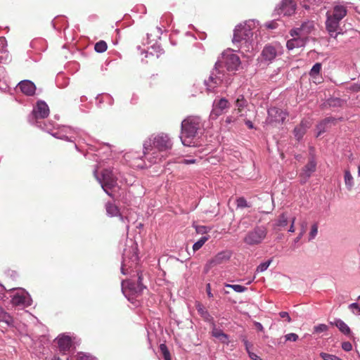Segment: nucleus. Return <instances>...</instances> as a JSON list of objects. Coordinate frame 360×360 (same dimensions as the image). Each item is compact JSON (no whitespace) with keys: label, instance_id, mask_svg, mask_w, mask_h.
<instances>
[{"label":"nucleus","instance_id":"1","mask_svg":"<svg viewBox=\"0 0 360 360\" xmlns=\"http://www.w3.org/2000/svg\"><path fill=\"white\" fill-rule=\"evenodd\" d=\"M240 65L239 56L233 50H226L223 52L221 60L217 61L214 69L211 72L208 79L205 80L207 91H214L219 85L224 84L226 86L231 84L232 75L225 72V68L228 72L236 71Z\"/></svg>","mask_w":360,"mask_h":360},{"label":"nucleus","instance_id":"2","mask_svg":"<svg viewBox=\"0 0 360 360\" xmlns=\"http://www.w3.org/2000/svg\"><path fill=\"white\" fill-rule=\"evenodd\" d=\"M172 147V142L167 134L153 135L143 143L144 158L150 164L159 163L167 157Z\"/></svg>","mask_w":360,"mask_h":360},{"label":"nucleus","instance_id":"3","mask_svg":"<svg viewBox=\"0 0 360 360\" xmlns=\"http://www.w3.org/2000/svg\"><path fill=\"white\" fill-rule=\"evenodd\" d=\"M259 23L255 20H249L244 24L238 25L233 32V43L236 45L240 44V49L243 53L245 51H253L252 44L254 33L259 30Z\"/></svg>","mask_w":360,"mask_h":360},{"label":"nucleus","instance_id":"4","mask_svg":"<svg viewBox=\"0 0 360 360\" xmlns=\"http://www.w3.org/2000/svg\"><path fill=\"white\" fill-rule=\"evenodd\" d=\"M202 127L198 116H188L181 122L180 139L184 146H195L196 137Z\"/></svg>","mask_w":360,"mask_h":360},{"label":"nucleus","instance_id":"5","mask_svg":"<svg viewBox=\"0 0 360 360\" xmlns=\"http://www.w3.org/2000/svg\"><path fill=\"white\" fill-rule=\"evenodd\" d=\"M34 124L51 134L53 136L67 141L75 142L79 134V131L68 126L60 127L56 131H52L55 127L54 124L50 122L49 123H43L42 125L41 122L38 121Z\"/></svg>","mask_w":360,"mask_h":360},{"label":"nucleus","instance_id":"6","mask_svg":"<svg viewBox=\"0 0 360 360\" xmlns=\"http://www.w3.org/2000/svg\"><path fill=\"white\" fill-rule=\"evenodd\" d=\"M312 27V23L305 22L300 27L292 30L290 34L293 38L288 40L286 43L288 49L292 50L295 48L304 46L307 41V35L310 32V30Z\"/></svg>","mask_w":360,"mask_h":360},{"label":"nucleus","instance_id":"7","mask_svg":"<svg viewBox=\"0 0 360 360\" xmlns=\"http://www.w3.org/2000/svg\"><path fill=\"white\" fill-rule=\"evenodd\" d=\"M137 282L131 280L122 281V291L127 300L132 304H136V297L141 295L146 287L141 283L142 274L137 272Z\"/></svg>","mask_w":360,"mask_h":360},{"label":"nucleus","instance_id":"8","mask_svg":"<svg viewBox=\"0 0 360 360\" xmlns=\"http://www.w3.org/2000/svg\"><path fill=\"white\" fill-rule=\"evenodd\" d=\"M129 243L122 255L121 272L124 275L129 274V269L135 267L139 261L137 244L133 240H130Z\"/></svg>","mask_w":360,"mask_h":360},{"label":"nucleus","instance_id":"9","mask_svg":"<svg viewBox=\"0 0 360 360\" xmlns=\"http://www.w3.org/2000/svg\"><path fill=\"white\" fill-rule=\"evenodd\" d=\"M98 167L94 170V175L101 184L103 191L110 196L112 194L109 190L115 187L118 179V173L112 169H105L102 171L101 176L98 174Z\"/></svg>","mask_w":360,"mask_h":360},{"label":"nucleus","instance_id":"10","mask_svg":"<svg viewBox=\"0 0 360 360\" xmlns=\"http://www.w3.org/2000/svg\"><path fill=\"white\" fill-rule=\"evenodd\" d=\"M267 235V229L264 226H256L249 231L243 238V242L250 246L261 244Z\"/></svg>","mask_w":360,"mask_h":360},{"label":"nucleus","instance_id":"11","mask_svg":"<svg viewBox=\"0 0 360 360\" xmlns=\"http://www.w3.org/2000/svg\"><path fill=\"white\" fill-rule=\"evenodd\" d=\"M283 47L278 43L266 44L261 53V60L266 64L271 63L283 53Z\"/></svg>","mask_w":360,"mask_h":360},{"label":"nucleus","instance_id":"12","mask_svg":"<svg viewBox=\"0 0 360 360\" xmlns=\"http://www.w3.org/2000/svg\"><path fill=\"white\" fill-rule=\"evenodd\" d=\"M11 302L13 305L27 307L32 304V300L29 293L23 288L13 289Z\"/></svg>","mask_w":360,"mask_h":360},{"label":"nucleus","instance_id":"13","mask_svg":"<svg viewBox=\"0 0 360 360\" xmlns=\"http://www.w3.org/2000/svg\"><path fill=\"white\" fill-rule=\"evenodd\" d=\"M49 115V108L46 102L43 101H37L36 105L33 108L31 115L29 116V122L34 124L38 122L39 119H44Z\"/></svg>","mask_w":360,"mask_h":360},{"label":"nucleus","instance_id":"14","mask_svg":"<svg viewBox=\"0 0 360 360\" xmlns=\"http://www.w3.org/2000/svg\"><path fill=\"white\" fill-rule=\"evenodd\" d=\"M288 116V112L280 108L272 107L268 110L266 122L269 124H282Z\"/></svg>","mask_w":360,"mask_h":360},{"label":"nucleus","instance_id":"15","mask_svg":"<svg viewBox=\"0 0 360 360\" xmlns=\"http://www.w3.org/2000/svg\"><path fill=\"white\" fill-rule=\"evenodd\" d=\"M212 107L210 117L216 119L230 108V103L227 99L222 98L219 100H214Z\"/></svg>","mask_w":360,"mask_h":360},{"label":"nucleus","instance_id":"16","mask_svg":"<svg viewBox=\"0 0 360 360\" xmlns=\"http://www.w3.org/2000/svg\"><path fill=\"white\" fill-rule=\"evenodd\" d=\"M316 169V162L314 157H311L307 164L302 168L300 173V183L302 184H305Z\"/></svg>","mask_w":360,"mask_h":360},{"label":"nucleus","instance_id":"17","mask_svg":"<svg viewBox=\"0 0 360 360\" xmlns=\"http://www.w3.org/2000/svg\"><path fill=\"white\" fill-rule=\"evenodd\" d=\"M326 27L327 31L328 32L330 36L333 38H336L338 34L340 33L338 32L340 29V20L334 19L330 16V13L327 12L326 13Z\"/></svg>","mask_w":360,"mask_h":360},{"label":"nucleus","instance_id":"18","mask_svg":"<svg viewBox=\"0 0 360 360\" xmlns=\"http://www.w3.org/2000/svg\"><path fill=\"white\" fill-rule=\"evenodd\" d=\"M56 340L57 342L58 349L60 353L66 354L70 351V349L72 346V342L70 336L63 334L59 335L56 339Z\"/></svg>","mask_w":360,"mask_h":360},{"label":"nucleus","instance_id":"19","mask_svg":"<svg viewBox=\"0 0 360 360\" xmlns=\"http://www.w3.org/2000/svg\"><path fill=\"white\" fill-rule=\"evenodd\" d=\"M231 257V252L230 251H221L217 253L212 259L209 260V262L207 264V266L209 267H212L220 264L224 262L229 260Z\"/></svg>","mask_w":360,"mask_h":360},{"label":"nucleus","instance_id":"20","mask_svg":"<svg viewBox=\"0 0 360 360\" xmlns=\"http://www.w3.org/2000/svg\"><path fill=\"white\" fill-rule=\"evenodd\" d=\"M296 3L293 0H283L279 7V13L291 15L295 12Z\"/></svg>","mask_w":360,"mask_h":360},{"label":"nucleus","instance_id":"21","mask_svg":"<svg viewBox=\"0 0 360 360\" xmlns=\"http://www.w3.org/2000/svg\"><path fill=\"white\" fill-rule=\"evenodd\" d=\"M18 86L27 96H32L35 93V84L30 80H23L18 83Z\"/></svg>","mask_w":360,"mask_h":360},{"label":"nucleus","instance_id":"22","mask_svg":"<svg viewBox=\"0 0 360 360\" xmlns=\"http://www.w3.org/2000/svg\"><path fill=\"white\" fill-rule=\"evenodd\" d=\"M236 109L239 116L243 117L246 115L245 109L248 106V101L245 99L243 95H239L235 102Z\"/></svg>","mask_w":360,"mask_h":360},{"label":"nucleus","instance_id":"23","mask_svg":"<svg viewBox=\"0 0 360 360\" xmlns=\"http://www.w3.org/2000/svg\"><path fill=\"white\" fill-rule=\"evenodd\" d=\"M212 335L218 339L221 342L228 345L229 335L224 333L221 329L217 328L214 322L212 323Z\"/></svg>","mask_w":360,"mask_h":360},{"label":"nucleus","instance_id":"24","mask_svg":"<svg viewBox=\"0 0 360 360\" xmlns=\"http://www.w3.org/2000/svg\"><path fill=\"white\" fill-rule=\"evenodd\" d=\"M196 309L200 316L207 322L212 324L214 322L213 317L210 314L205 307L199 302L195 303Z\"/></svg>","mask_w":360,"mask_h":360},{"label":"nucleus","instance_id":"25","mask_svg":"<svg viewBox=\"0 0 360 360\" xmlns=\"http://www.w3.org/2000/svg\"><path fill=\"white\" fill-rule=\"evenodd\" d=\"M309 127V123L307 121L302 120L299 126L294 129V136L297 141L302 139L306 133L307 129Z\"/></svg>","mask_w":360,"mask_h":360},{"label":"nucleus","instance_id":"26","mask_svg":"<svg viewBox=\"0 0 360 360\" xmlns=\"http://www.w3.org/2000/svg\"><path fill=\"white\" fill-rule=\"evenodd\" d=\"M347 15V8L343 5H336L334 6L330 16L334 19L341 21V20Z\"/></svg>","mask_w":360,"mask_h":360},{"label":"nucleus","instance_id":"27","mask_svg":"<svg viewBox=\"0 0 360 360\" xmlns=\"http://www.w3.org/2000/svg\"><path fill=\"white\" fill-rule=\"evenodd\" d=\"M6 40L4 37H0V63L9 60V54L6 49Z\"/></svg>","mask_w":360,"mask_h":360},{"label":"nucleus","instance_id":"28","mask_svg":"<svg viewBox=\"0 0 360 360\" xmlns=\"http://www.w3.org/2000/svg\"><path fill=\"white\" fill-rule=\"evenodd\" d=\"M330 324L335 326L344 335H351V330L349 327L342 320L336 319L334 320V321L330 322Z\"/></svg>","mask_w":360,"mask_h":360},{"label":"nucleus","instance_id":"29","mask_svg":"<svg viewBox=\"0 0 360 360\" xmlns=\"http://www.w3.org/2000/svg\"><path fill=\"white\" fill-rule=\"evenodd\" d=\"M96 101H97V105L98 107H101V104L103 103H108V105H110V106L112 105V104L114 103L113 98L108 94H99L96 97Z\"/></svg>","mask_w":360,"mask_h":360},{"label":"nucleus","instance_id":"30","mask_svg":"<svg viewBox=\"0 0 360 360\" xmlns=\"http://www.w3.org/2000/svg\"><path fill=\"white\" fill-rule=\"evenodd\" d=\"M105 207L106 214L110 217H117L120 212L118 207L110 202L105 204Z\"/></svg>","mask_w":360,"mask_h":360},{"label":"nucleus","instance_id":"31","mask_svg":"<svg viewBox=\"0 0 360 360\" xmlns=\"http://www.w3.org/2000/svg\"><path fill=\"white\" fill-rule=\"evenodd\" d=\"M288 219L287 214L285 212L281 213L278 219L275 221V223L274 224V228H284L288 225Z\"/></svg>","mask_w":360,"mask_h":360},{"label":"nucleus","instance_id":"32","mask_svg":"<svg viewBox=\"0 0 360 360\" xmlns=\"http://www.w3.org/2000/svg\"><path fill=\"white\" fill-rule=\"evenodd\" d=\"M0 322L5 323L7 326H13V319L12 316L0 307Z\"/></svg>","mask_w":360,"mask_h":360},{"label":"nucleus","instance_id":"33","mask_svg":"<svg viewBox=\"0 0 360 360\" xmlns=\"http://www.w3.org/2000/svg\"><path fill=\"white\" fill-rule=\"evenodd\" d=\"M67 360H96V359L89 354L79 352L76 357L68 356Z\"/></svg>","mask_w":360,"mask_h":360},{"label":"nucleus","instance_id":"34","mask_svg":"<svg viewBox=\"0 0 360 360\" xmlns=\"http://www.w3.org/2000/svg\"><path fill=\"white\" fill-rule=\"evenodd\" d=\"M145 53H146V57H148V54H150L152 56L156 55V57L159 58L164 53V51L160 45L154 44L151 46V51L150 52L146 51Z\"/></svg>","mask_w":360,"mask_h":360},{"label":"nucleus","instance_id":"35","mask_svg":"<svg viewBox=\"0 0 360 360\" xmlns=\"http://www.w3.org/2000/svg\"><path fill=\"white\" fill-rule=\"evenodd\" d=\"M344 180L346 187L347 189L350 190L354 186V179L349 170L345 171Z\"/></svg>","mask_w":360,"mask_h":360},{"label":"nucleus","instance_id":"36","mask_svg":"<svg viewBox=\"0 0 360 360\" xmlns=\"http://www.w3.org/2000/svg\"><path fill=\"white\" fill-rule=\"evenodd\" d=\"M130 165L133 167H137L141 169L148 167L146 164L144 162V161L142 160V158L139 157L133 158V160L130 163Z\"/></svg>","mask_w":360,"mask_h":360},{"label":"nucleus","instance_id":"37","mask_svg":"<svg viewBox=\"0 0 360 360\" xmlns=\"http://www.w3.org/2000/svg\"><path fill=\"white\" fill-rule=\"evenodd\" d=\"M209 237L203 236L198 241H196L193 245V250L194 252L200 250L203 245L208 240Z\"/></svg>","mask_w":360,"mask_h":360},{"label":"nucleus","instance_id":"38","mask_svg":"<svg viewBox=\"0 0 360 360\" xmlns=\"http://www.w3.org/2000/svg\"><path fill=\"white\" fill-rule=\"evenodd\" d=\"M321 70V64L319 63H315L312 66V68L309 72L310 77L314 79H316V77L319 75Z\"/></svg>","mask_w":360,"mask_h":360},{"label":"nucleus","instance_id":"39","mask_svg":"<svg viewBox=\"0 0 360 360\" xmlns=\"http://www.w3.org/2000/svg\"><path fill=\"white\" fill-rule=\"evenodd\" d=\"M300 226H301L300 232L299 233L298 236L293 240L294 248H295V244L297 243L300 240V239L303 237V236L304 235V233L306 232L307 223L304 221L300 224Z\"/></svg>","mask_w":360,"mask_h":360},{"label":"nucleus","instance_id":"40","mask_svg":"<svg viewBox=\"0 0 360 360\" xmlns=\"http://www.w3.org/2000/svg\"><path fill=\"white\" fill-rule=\"evenodd\" d=\"M224 286L226 288H230L231 289H233L235 292H244L247 290V288L245 287V286H243V285H237V284H228V283H226L224 285Z\"/></svg>","mask_w":360,"mask_h":360},{"label":"nucleus","instance_id":"41","mask_svg":"<svg viewBox=\"0 0 360 360\" xmlns=\"http://www.w3.org/2000/svg\"><path fill=\"white\" fill-rule=\"evenodd\" d=\"M107 44L104 41H99L94 46V49L97 53H103L107 50Z\"/></svg>","mask_w":360,"mask_h":360},{"label":"nucleus","instance_id":"42","mask_svg":"<svg viewBox=\"0 0 360 360\" xmlns=\"http://www.w3.org/2000/svg\"><path fill=\"white\" fill-rule=\"evenodd\" d=\"M330 121V118H326L318 124L317 129L319 130V132L317 136H320L322 133H323L326 131V125L328 124Z\"/></svg>","mask_w":360,"mask_h":360},{"label":"nucleus","instance_id":"43","mask_svg":"<svg viewBox=\"0 0 360 360\" xmlns=\"http://www.w3.org/2000/svg\"><path fill=\"white\" fill-rule=\"evenodd\" d=\"M160 349L163 355L165 360H172L169 352L165 344H161Z\"/></svg>","mask_w":360,"mask_h":360},{"label":"nucleus","instance_id":"44","mask_svg":"<svg viewBox=\"0 0 360 360\" xmlns=\"http://www.w3.org/2000/svg\"><path fill=\"white\" fill-rule=\"evenodd\" d=\"M237 207L239 208L250 207V205L248 203L245 198L240 197L236 200Z\"/></svg>","mask_w":360,"mask_h":360},{"label":"nucleus","instance_id":"45","mask_svg":"<svg viewBox=\"0 0 360 360\" xmlns=\"http://www.w3.org/2000/svg\"><path fill=\"white\" fill-rule=\"evenodd\" d=\"M272 262V259H269L264 262L261 263L257 267V272H263L266 271L269 265L271 264Z\"/></svg>","mask_w":360,"mask_h":360},{"label":"nucleus","instance_id":"46","mask_svg":"<svg viewBox=\"0 0 360 360\" xmlns=\"http://www.w3.org/2000/svg\"><path fill=\"white\" fill-rule=\"evenodd\" d=\"M320 356L323 360H342V359H340V357H338V356H337L335 355L328 354V353H325V352H321L320 354Z\"/></svg>","mask_w":360,"mask_h":360},{"label":"nucleus","instance_id":"47","mask_svg":"<svg viewBox=\"0 0 360 360\" xmlns=\"http://www.w3.org/2000/svg\"><path fill=\"white\" fill-rule=\"evenodd\" d=\"M328 327L327 325L321 323V324H318L314 327V333H321L328 330Z\"/></svg>","mask_w":360,"mask_h":360},{"label":"nucleus","instance_id":"48","mask_svg":"<svg viewBox=\"0 0 360 360\" xmlns=\"http://www.w3.org/2000/svg\"><path fill=\"white\" fill-rule=\"evenodd\" d=\"M318 233V225L314 224L311 226V230L309 232V240H311L315 238Z\"/></svg>","mask_w":360,"mask_h":360},{"label":"nucleus","instance_id":"49","mask_svg":"<svg viewBox=\"0 0 360 360\" xmlns=\"http://www.w3.org/2000/svg\"><path fill=\"white\" fill-rule=\"evenodd\" d=\"M349 308L352 310V311L355 314H360V305L354 302L349 305Z\"/></svg>","mask_w":360,"mask_h":360},{"label":"nucleus","instance_id":"50","mask_svg":"<svg viewBox=\"0 0 360 360\" xmlns=\"http://www.w3.org/2000/svg\"><path fill=\"white\" fill-rule=\"evenodd\" d=\"M285 341H291V342H295L298 340L299 337L296 333H290L288 334H286L284 336Z\"/></svg>","mask_w":360,"mask_h":360},{"label":"nucleus","instance_id":"51","mask_svg":"<svg viewBox=\"0 0 360 360\" xmlns=\"http://www.w3.org/2000/svg\"><path fill=\"white\" fill-rule=\"evenodd\" d=\"M342 348L345 352H350L352 349V345L349 342H344L342 343Z\"/></svg>","mask_w":360,"mask_h":360},{"label":"nucleus","instance_id":"52","mask_svg":"<svg viewBox=\"0 0 360 360\" xmlns=\"http://www.w3.org/2000/svg\"><path fill=\"white\" fill-rule=\"evenodd\" d=\"M279 316H281V318L282 319H285L286 321L288 322V323H290L291 322V318L289 315V314L286 311H281L279 313Z\"/></svg>","mask_w":360,"mask_h":360},{"label":"nucleus","instance_id":"53","mask_svg":"<svg viewBox=\"0 0 360 360\" xmlns=\"http://www.w3.org/2000/svg\"><path fill=\"white\" fill-rule=\"evenodd\" d=\"M265 27L268 29L274 30L277 27V22L275 21H271L265 24Z\"/></svg>","mask_w":360,"mask_h":360},{"label":"nucleus","instance_id":"54","mask_svg":"<svg viewBox=\"0 0 360 360\" xmlns=\"http://www.w3.org/2000/svg\"><path fill=\"white\" fill-rule=\"evenodd\" d=\"M243 342L244 343V345L245 347V349H246L248 353L249 354V352H251L250 351V348L252 347V345L249 342V341L245 338H243Z\"/></svg>","mask_w":360,"mask_h":360},{"label":"nucleus","instance_id":"55","mask_svg":"<svg viewBox=\"0 0 360 360\" xmlns=\"http://www.w3.org/2000/svg\"><path fill=\"white\" fill-rule=\"evenodd\" d=\"M351 90L353 91H355V92L360 91V82L359 83H356V84H354L351 86Z\"/></svg>","mask_w":360,"mask_h":360},{"label":"nucleus","instance_id":"56","mask_svg":"<svg viewBox=\"0 0 360 360\" xmlns=\"http://www.w3.org/2000/svg\"><path fill=\"white\" fill-rule=\"evenodd\" d=\"M249 356L252 360H262V358H260L259 356H257L256 354L253 352H249Z\"/></svg>","mask_w":360,"mask_h":360},{"label":"nucleus","instance_id":"57","mask_svg":"<svg viewBox=\"0 0 360 360\" xmlns=\"http://www.w3.org/2000/svg\"><path fill=\"white\" fill-rule=\"evenodd\" d=\"M206 290H207V296H208L210 298L213 297V294H212V292H211V286H210V283H207V285H206Z\"/></svg>","mask_w":360,"mask_h":360},{"label":"nucleus","instance_id":"58","mask_svg":"<svg viewBox=\"0 0 360 360\" xmlns=\"http://www.w3.org/2000/svg\"><path fill=\"white\" fill-rule=\"evenodd\" d=\"M195 162V160L193 159V158H191V159H184L182 160V163H184L185 165L193 164Z\"/></svg>","mask_w":360,"mask_h":360},{"label":"nucleus","instance_id":"59","mask_svg":"<svg viewBox=\"0 0 360 360\" xmlns=\"http://www.w3.org/2000/svg\"><path fill=\"white\" fill-rule=\"evenodd\" d=\"M255 326L256 327V328L259 330V331H263L264 330V327L262 325L261 323L259 322H255Z\"/></svg>","mask_w":360,"mask_h":360},{"label":"nucleus","instance_id":"60","mask_svg":"<svg viewBox=\"0 0 360 360\" xmlns=\"http://www.w3.org/2000/svg\"><path fill=\"white\" fill-rule=\"evenodd\" d=\"M117 217H118L120 220L123 223H126V221H128L127 217H124L120 212Z\"/></svg>","mask_w":360,"mask_h":360},{"label":"nucleus","instance_id":"61","mask_svg":"<svg viewBox=\"0 0 360 360\" xmlns=\"http://www.w3.org/2000/svg\"><path fill=\"white\" fill-rule=\"evenodd\" d=\"M245 124L248 126V127L249 129H253L254 128L253 124H252V122L250 120H246L245 121Z\"/></svg>","mask_w":360,"mask_h":360},{"label":"nucleus","instance_id":"62","mask_svg":"<svg viewBox=\"0 0 360 360\" xmlns=\"http://www.w3.org/2000/svg\"><path fill=\"white\" fill-rule=\"evenodd\" d=\"M288 231L290 233H294L295 231V225L290 224V227H289Z\"/></svg>","mask_w":360,"mask_h":360},{"label":"nucleus","instance_id":"63","mask_svg":"<svg viewBox=\"0 0 360 360\" xmlns=\"http://www.w3.org/2000/svg\"><path fill=\"white\" fill-rule=\"evenodd\" d=\"M310 4H319L322 2V0H307Z\"/></svg>","mask_w":360,"mask_h":360},{"label":"nucleus","instance_id":"64","mask_svg":"<svg viewBox=\"0 0 360 360\" xmlns=\"http://www.w3.org/2000/svg\"><path fill=\"white\" fill-rule=\"evenodd\" d=\"M232 117H228L226 120V123H231L232 122Z\"/></svg>","mask_w":360,"mask_h":360}]
</instances>
